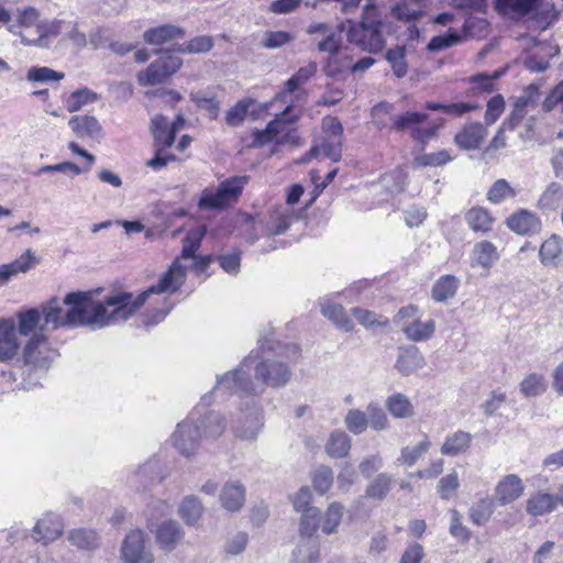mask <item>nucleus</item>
Segmentation results:
<instances>
[{"label":"nucleus","instance_id":"1","mask_svg":"<svg viewBox=\"0 0 563 563\" xmlns=\"http://www.w3.org/2000/svg\"><path fill=\"white\" fill-rule=\"evenodd\" d=\"M186 280V268L176 258L157 284L134 295L131 291H114L103 300L93 298L92 291L68 292L63 303L68 307L65 311L56 298L42 306L45 325L52 329L62 327H88L100 330L129 320L146 302L153 294L176 292Z\"/></svg>","mask_w":563,"mask_h":563},{"label":"nucleus","instance_id":"2","mask_svg":"<svg viewBox=\"0 0 563 563\" xmlns=\"http://www.w3.org/2000/svg\"><path fill=\"white\" fill-rule=\"evenodd\" d=\"M260 352H251L238 368L217 375L214 390L260 397L267 386H285L291 377L288 363L297 357L296 344H272L265 338L260 341Z\"/></svg>","mask_w":563,"mask_h":563},{"label":"nucleus","instance_id":"3","mask_svg":"<svg viewBox=\"0 0 563 563\" xmlns=\"http://www.w3.org/2000/svg\"><path fill=\"white\" fill-rule=\"evenodd\" d=\"M347 41L371 54L380 52L386 44L383 19L373 0H368L358 22L347 21Z\"/></svg>","mask_w":563,"mask_h":563},{"label":"nucleus","instance_id":"4","mask_svg":"<svg viewBox=\"0 0 563 563\" xmlns=\"http://www.w3.org/2000/svg\"><path fill=\"white\" fill-rule=\"evenodd\" d=\"M235 395L241 401L238 413L232 418V432L240 440L254 441L264 426L263 409L258 397Z\"/></svg>","mask_w":563,"mask_h":563},{"label":"nucleus","instance_id":"5","mask_svg":"<svg viewBox=\"0 0 563 563\" xmlns=\"http://www.w3.org/2000/svg\"><path fill=\"white\" fill-rule=\"evenodd\" d=\"M227 394L229 393L223 390L217 393L213 388L212 391L201 397L198 406L191 411L196 412L195 426L199 427L198 435L200 439H217L225 431L227 421L222 413L213 410L206 411L205 413L201 411L210 406L213 395L225 396Z\"/></svg>","mask_w":563,"mask_h":563},{"label":"nucleus","instance_id":"6","mask_svg":"<svg viewBox=\"0 0 563 563\" xmlns=\"http://www.w3.org/2000/svg\"><path fill=\"white\" fill-rule=\"evenodd\" d=\"M183 65L179 56L169 52H163L156 60L151 63L144 71L137 75V81L141 86H156L165 82Z\"/></svg>","mask_w":563,"mask_h":563},{"label":"nucleus","instance_id":"7","mask_svg":"<svg viewBox=\"0 0 563 563\" xmlns=\"http://www.w3.org/2000/svg\"><path fill=\"white\" fill-rule=\"evenodd\" d=\"M195 420L196 412H190L186 419L176 426L170 437L173 446L180 455L186 457L195 455L200 445L199 427L195 426Z\"/></svg>","mask_w":563,"mask_h":563},{"label":"nucleus","instance_id":"8","mask_svg":"<svg viewBox=\"0 0 563 563\" xmlns=\"http://www.w3.org/2000/svg\"><path fill=\"white\" fill-rule=\"evenodd\" d=\"M121 558L125 563H154V554L143 530H132L126 534L121 545Z\"/></svg>","mask_w":563,"mask_h":563},{"label":"nucleus","instance_id":"9","mask_svg":"<svg viewBox=\"0 0 563 563\" xmlns=\"http://www.w3.org/2000/svg\"><path fill=\"white\" fill-rule=\"evenodd\" d=\"M166 477L162 462L158 457L152 456L144 464L129 471L126 484L132 489L140 492L146 489L154 483H159Z\"/></svg>","mask_w":563,"mask_h":563},{"label":"nucleus","instance_id":"10","mask_svg":"<svg viewBox=\"0 0 563 563\" xmlns=\"http://www.w3.org/2000/svg\"><path fill=\"white\" fill-rule=\"evenodd\" d=\"M299 219V212L288 205H278L271 212L265 223L267 235L284 234Z\"/></svg>","mask_w":563,"mask_h":563},{"label":"nucleus","instance_id":"11","mask_svg":"<svg viewBox=\"0 0 563 563\" xmlns=\"http://www.w3.org/2000/svg\"><path fill=\"white\" fill-rule=\"evenodd\" d=\"M48 340L44 327L34 332L25 344L22 356L25 365L44 366L48 356Z\"/></svg>","mask_w":563,"mask_h":563},{"label":"nucleus","instance_id":"12","mask_svg":"<svg viewBox=\"0 0 563 563\" xmlns=\"http://www.w3.org/2000/svg\"><path fill=\"white\" fill-rule=\"evenodd\" d=\"M488 126L482 122H468L455 134L454 143L461 150H477L488 135Z\"/></svg>","mask_w":563,"mask_h":563},{"label":"nucleus","instance_id":"13","mask_svg":"<svg viewBox=\"0 0 563 563\" xmlns=\"http://www.w3.org/2000/svg\"><path fill=\"white\" fill-rule=\"evenodd\" d=\"M20 343L16 338V325L12 319L0 320V362L10 363L19 353Z\"/></svg>","mask_w":563,"mask_h":563},{"label":"nucleus","instance_id":"14","mask_svg":"<svg viewBox=\"0 0 563 563\" xmlns=\"http://www.w3.org/2000/svg\"><path fill=\"white\" fill-rule=\"evenodd\" d=\"M62 518L53 512L45 514L33 528V539L36 542L48 544L58 539L63 533Z\"/></svg>","mask_w":563,"mask_h":563},{"label":"nucleus","instance_id":"15","mask_svg":"<svg viewBox=\"0 0 563 563\" xmlns=\"http://www.w3.org/2000/svg\"><path fill=\"white\" fill-rule=\"evenodd\" d=\"M219 500L221 507L227 511L239 512L246 500V488L241 481H228L221 488Z\"/></svg>","mask_w":563,"mask_h":563},{"label":"nucleus","instance_id":"16","mask_svg":"<svg viewBox=\"0 0 563 563\" xmlns=\"http://www.w3.org/2000/svg\"><path fill=\"white\" fill-rule=\"evenodd\" d=\"M185 536L184 529L176 520H165L159 523L155 531V539L158 547L166 552L176 549Z\"/></svg>","mask_w":563,"mask_h":563},{"label":"nucleus","instance_id":"17","mask_svg":"<svg viewBox=\"0 0 563 563\" xmlns=\"http://www.w3.org/2000/svg\"><path fill=\"white\" fill-rule=\"evenodd\" d=\"M66 26L64 20H53L49 22H41L36 24V32L38 36L34 40H30L26 36H22V44L25 46H36L42 48L51 47V37L60 35Z\"/></svg>","mask_w":563,"mask_h":563},{"label":"nucleus","instance_id":"18","mask_svg":"<svg viewBox=\"0 0 563 563\" xmlns=\"http://www.w3.org/2000/svg\"><path fill=\"white\" fill-rule=\"evenodd\" d=\"M523 489L525 486L518 475H506L496 485L495 499L500 506L509 505L523 494Z\"/></svg>","mask_w":563,"mask_h":563},{"label":"nucleus","instance_id":"19","mask_svg":"<svg viewBox=\"0 0 563 563\" xmlns=\"http://www.w3.org/2000/svg\"><path fill=\"white\" fill-rule=\"evenodd\" d=\"M68 125L79 139L99 140L102 137V126L93 115H74L69 119Z\"/></svg>","mask_w":563,"mask_h":563},{"label":"nucleus","instance_id":"20","mask_svg":"<svg viewBox=\"0 0 563 563\" xmlns=\"http://www.w3.org/2000/svg\"><path fill=\"white\" fill-rule=\"evenodd\" d=\"M507 225L521 235L534 234L541 229V220L534 212L521 209L507 219Z\"/></svg>","mask_w":563,"mask_h":563},{"label":"nucleus","instance_id":"21","mask_svg":"<svg viewBox=\"0 0 563 563\" xmlns=\"http://www.w3.org/2000/svg\"><path fill=\"white\" fill-rule=\"evenodd\" d=\"M540 263L545 267L555 268L563 263V239L552 234L540 245Z\"/></svg>","mask_w":563,"mask_h":563},{"label":"nucleus","instance_id":"22","mask_svg":"<svg viewBox=\"0 0 563 563\" xmlns=\"http://www.w3.org/2000/svg\"><path fill=\"white\" fill-rule=\"evenodd\" d=\"M423 365L424 358L417 346L408 345L398 349V357L395 366L401 375L408 376Z\"/></svg>","mask_w":563,"mask_h":563},{"label":"nucleus","instance_id":"23","mask_svg":"<svg viewBox=\"0 0 563 563\" xmlns=\"http://www.w3.org/2000/svg\"><path fill=\"white\" fill-rule=\"evenodd\" d=\"M177 132L176 123L170 124L166 117L156 115L152 119V134L156 146L161 150L170 147L174 144Z\"/></svg>","mask_w":563,"mask_h":563},{"label":"nucleus","instance_id":"24","mask_svg":"<svg viewBox=\"0 0 563 563\" xmlns=\"http://www.w3.org/2000/svg\"><path fill=\"white\" fill-rule=\"evenodd\" d=\"M316 62L300 67L284 85V89L277 93L276 99L287 101V96L300 90V87L308 82L317 73Z\"/></svg>","mask_w":563,"mask_h":563},{"label":"nucleus","instance_id":"25","mask_svg":"<svg viewBox=\"0 0 563 563\" xmlns=\"http://www.w3.org/2000/svg\"><path fill=\"white\" fill-rule=\"evenodd\" d=\"M473 435L470 432L457 430L449 433L440 449L442 455L457 456L465 454L471 448Z\"/></svg>","mask_w":563,"mask_h":563},{"label":"nucleus","instance_id":"26","mask_svg":"<svg viewBox=\"0 0 563 563\" xmlns=\"http://www.w3.org/2000/svg\"><path fill=\"white\" fill-rule=\"evenodd\" d=\"M37 262L35 254L26 250L19 258L0 265V285L7 284L18 273H25Z\"/></svg>","mask_w":563,"mask_h":563},{"label":"nucleus","instance_id":"27","mask_svg":"<svg viewBox=\"0 0 563 563\" xmlns=\"http://www.w3.org/2000/svg\"><path fill=\"white\" fill-rule=\"evenodd\" d=\"M185 36V31L173 24H163L148 29L144 32L143 38L150 45H162L175 38Z\"/></svg>","mask_w":563,"mask_h":563},{"label":"nucleus","instance_id":"28","mask_svg":"<svg viewBox=\"0 0 563 563\" xmlns=\"http://www.w3.org/2000/svg\"><path fill=\"white\" fill-rule=\"evenodd\" d=\"M498 258L497 247L489 241H481L474 245L471 265L489 269Z\"/></svg>","mask_w":563,"mask_h":563},{"label":"nucleus","instance_id":"29","mask_svg":"<svg viewBox=\"0 0 563 563\" xmlns=\"http://www.w3.org/2000/svg\"><path fill=\"white\" fill-rule=\"evenodd\" d=\"M401 331L406 338L413 342H423L431 339L435 331V321L430 319L422 322L420 318L413 319L408 324H401Z\"/></svg>","mask_w":563,"mask_h":563},{"label":"nucleus","instance_id":"30","mask_svg":"<svg viewBox=\"0 0 563 563\" xmlns=\"http://www.w3.org/2000/svg\"><path fill=\"white\" fill-rule=\"evenodd\" d=\"M322 314L332 321L336 328L345 332L353 330V321L349 318L345 309L340 303H335L329 299H324L321 302Z\"/></svg>","mask_w":563,"mask_h":563},{"label":"nucleus","instance_id":"31","mask_svg":"<svg viewBox=\"0 0 563 563\" xmlns=\"http://www.w3.org/2000/svg\"><path fill=\"white\" fill-rule=\"evenodd\" d=\"M542 0H495V9L501 14H517L525 16L538 8Z\"/></svg>","mask_w":563,"mask_h":563},{"label":"nucleus","instance_id":"32","mask_svg":"<svg viewBox=\"0 0 563 563\" xmlns=\"http://www.w3.org/2000/svg\"><path fill=\"white\" fill-rule=\"evenodd\" d=\"M320 153L334 163L339 162L342 156V137H324L320 145L310 148L302 161L307 162L317 157Z\"/></svg>","mask_w":563,"mask_h":563},{"label":"nucleus","instance_id":"33","mask_svg":"<svg viewBox=\"0 0 563 563\" xmlns=\"http://www.w3.org/2000/svg\"><path fill=\"white\" fill-rule=\"evenodd\" d=\"M459 286V278L453 275H443L432 286L431 297L437 302H445L455 296Z\"/></svg>","mask_w":563,"mask_h":563},{"label":"nucleus","instance_id":"34","mask_svg":"<svg viewBox=\"0 0 563 563\" xmlns=\"http://www.w3.org/2000/svg\"><path fill=\"white\" fill-rule=\"evenodd\" d=\"M423 1L401 0L391 7V14L399 21L415 22L422 16Z\"/></svg>","mask_w":563,"mask_h":563},{"label":"nucleus","instance_id":"35","mask_svg":"<svg viewBox=\"0 0 563 563\" xmlns=\"http://www.w3.org/2000/svg\"><path fill=\"white\" fill-rule=\"evenodd\" d=\"M292 563H318L319 562V540L300 539L292 552Z\"/></svg>","mask_w":563,"mask_h":563},{"label":"nucleus","instance_id":"36","mask_svg":"<svg viewBox=\"0 0 563 563\" xmlns=\"http://www.w3.org/2000/svg\"><path fill=\"white\" fill-rule=\"evenodd\" d=\"M203 506L201 500L195 495L186 496L178 508V515L188 526L196 525L201 518Z\"/></svg>","mask_w":563,"mask_h":563},{"label":"nucleus","instance_id":"37","mask_svg":"<svg viewBox=\"0 0 563 563\" xmlns=\"http://www.w3.org/2000/svg\"><path fill=\"white\" fill-rule=\"evenodd\" d=\"M468 227L474 232L487 233L492 230L494 218L489 211L482 207H474L470 209L465 216Z\"/></svg>","mask_w":563,"mask_h":563},{"label":"nucleus","instance_id":"38","mask_svg":"<svg viewBox=\"0 0 563 563\" xmlns=\"http://www.w3.org/2000/svg\"><path fill=\"white\" fill-rule=\"evenodd\" d=\"M556 496L539 493L531 496L527 501V511L531 516H543L553 511L556 508Z\"/></svg>","mask_w":563,"mask_h":563},{"label":"nucleus","instance_id":"39","mask_svg":"<svg viewBox=\"0 0 563 563\" xmlns=\"http://www.w3.org/2000/svg\"><path fill=\"white\" fill-rule=\"evenodd\" d=\"M351 450V438L343 431L332 432L325 444V452L333 459H341L349 454Z\"/></svg>","mask_w":563,"mask_h":563},{"label":"nucleus","instance_id":"40","mask_svg":"<svg viewBox=\"0 0 563 563\" xmlns=\"http://www.w3.org/2000/svg\"><path fill=\"white\" fill-rule=\"evenodd\" d=\"M40 19V12L34 7H25L16 10V20L8 26V31L13 35H18L22 38L24 36L19 29L36 26Z\"/></svg>","mask_w":563,"mask_h":563},{"label":"nucleus","instance_id":"41","mask_svg":"<svg viewBox=\"0 0 563 563\" xmlns=\"http://www.w3.org/2000/svg\"><path fill=\"white\" fill-rule=\"evenodd\" d=\"M18 318V328L16 332H19L22 336H29L34 332H37L36 329L41 328V312L36 308H30L24 311H20L16 313Z\"/></svg>","mask_w":563,"mask_h":563},{"label":"nucleus","instance_id":"42","mask_svg":"<svg viewBox=\"0 0 563 563\" xmlns=\"http://www.w3.org/2000/svg\"><path fill=\"white\" fill-rule=\"evenodd\" d=\"M247 180L249 177L246 176H233L219 184L218 189L227 206H229L231 201L236 200L241 196Z\"/></svg>","mask_w":563,"mask_h":563},{"label":"nucleus","instance_id":"43","mask_svg":"<svg viewBox=\"0 0 563 563\" xmlns=\"http://www.w3.org/2000/svg\"><path fill=\"white\" fill-rule=\"evenodd\" d=\"M386 407L395 418L405 419L413 416V406L408 397L400 393L389 396L386 400Z\"/></svg>","mask_w":563,"mask_h":563},{"label":"nucleus","instance_id":"44","mask_svg":"<svg viewBox=\"0 0 563 563\" xmlns=\"http://www.w3.org/2000/svg\"><path fill=\"white\" fill-rule=\"evenodd\" d=\"M207 233V228L205 225H198L188 231L186 236L183 240V250L181 257L183 258H194L196 252L199 250L200 244Z\"/></svg>","mask_w":563,"mask_h":563},{"label":"nucleus","instance_id":"45","mask_svg":"<svg viewBox=\"0 0 563 563\" xmlns=\"http://www.w3.org/2000/svg\"><path fill=\"white\" fill-rule=\"evenodd\" d=\"M563 201V185L552 181L548 185L538 200V206L544 210H555Z\"/></svg>","mask_w":563,"mask_h":563},{"label":"nucleus","instance_id":"46","mask_svg":"<svg viewBox=\"0 0 563 563\" xmlns=\"http://www.w3.org/2000/svg\"><path fill=\"white\" fill-rule=\"evenodd\" d=\"M301 514L299 525L300 539H318L314 534L321 520L320 510L318 508H311Z\"/></svg>","mask_w":563,"mask_h":563},{"label":"nucleus","instance_id":"47","mask_svg":"<svg viewBox=\"0 0 563 563\" xmlns=\"http://www.w3.org/2000/svg\"><path fill=\"white\" fill-rule=\"evenodd\" d=\"M393 477L387 473H379L366 487L365 496L369 499H384L391 486Z\"/></svg>","mask_w":563,"mask_h":563},{"label":"nucleus","instance_id":"48","mask_svg":"<svg viewBox=\"0 0 563 563\" xmlns=\"http://www.w3.org/2000/svg\"><path fill=\"white\" fill-rule=\"evenodd\" d=\"M426 108L431 111H441L443 113L461 117L467 112L478 109V104L471 102H454V103H442L428 101Z\"/></svg>","mask_w":563,"mask_h":563},{"label":"nucleus","instance_id":"49","mask_svg":"<svg viewBox=\"0 0 563 563\" xmlns=\"http://www.w3.org/2000/svg\"><path fill=\"white\" fill-rule=\"evenodd\" d=\"M547 388L548 384L544 376L537 373L527 375L520 383V391L527 398L538 397L545 393Z\"/></svg>","mask_w":563,"mask_h":563},{"label":"nucleus","instance_id":"50","mask_svg":"<svg viewBox=\"0 0 563 563\" xmlns=\"http://www.w3.org/2000/svg\"><path fill=\"white\" fill-rule=\"evenodd\" d=\"M98 95L87 87L80 88L71 92L66 99V108L69 112L79 111L82 107L95 102Z\"/></svg>","mask_w":563,"mask_h":563},{"label":"nucleus","instance_id":"51","mask_svg":"<svg viewBox=\"0 0 563 563\" xmlns=\"http://www.w3.org/2000/svg\"><path fill=\"white\" fill-rule=\"evenodd\" d=\"M462 41V35L455 30L450 27L445 33L433 36L428 45L429 52H440L457 45Z\"/></svg>","mask_w":563,"mask_h":563},{"label":"nucleus","instance_id":"52","mask_svg":"<svg viewBox=\"0 0 563 563\" xmlns=\"http://www.w3.org/2000/svg\"><path fill=\"white\" fill-rule=\"evenodd\" d=\"M386 59L390 64L394 75L402 78L408 71L405 46H396L386 52Z\"/></svg>","mask_w":563,"mask_h":563},{"label":"nucleus","instance_id":"53","mask_svg":"<svg viewBox=\"0 0 563 563\" xmlns=\"http://www.w3.org/2000/svg\"><path fill=\"white\" fill-rule=\"evenodd\" d=\"M227 206L224 199L222 198L218 187L213 188H205L201 191L200 198L198 200V208L200 210H220L224 209Z\"/></svg>","mask_w":563,"mask_h":563},{"label":"nucleus","instance_id":"54","mask_svg":"<svg viewBox=\"0 0 563 563\" xmlns=\"http://www.w3.org/2000/svg\"><path fill=\"white\" fill-rule=\"evenodd\" d=\"M68 540L79 549H92L98 544V536L91 529H75L69 532Z\"/></svg>","mask_w":563,"mask_h":563},{"label":"nucleus","instance_id":"55","mask_svg":"<svg viewBox=\"0 0 563 563\" xmlns=\"http://www.w3.org/2000/svg\"><path fill=\"white\" fill-rule=\"evenodd\" d=\"M493 512V501L488 498H483L471 507L470 518L474 525L484 526L488 522Z\"/></svg>","mask_w":563,"mask_h":563},{"label":"nucleus","instance_id":"56","mask_svg":"<svg viewBox=\"0 0 563 563\" xmlns=\"http://www.w3.org/2000/svg\"><path fill=\"white\" fill-rule=\"evenodd\" d=\"M344 507L340 503H332L329 505L323 520L322 532L325 534L334 533L343 517Z\"/></svg>","mask_w":563,"mask_h":563},{"label":"nucleus","instance_id":"57","mask_svg":"<svg viewBox=\"0 0 563 563\" xmlns=\"http://www.w3.org/2000/svg\"><path fill=\"white\" fill-rule=\"evenodd\" d=\"M427 119L426 113L407 111L393 120L391 129L396 131L410 129V132H412L413 128L420 126Z\"/></svg>","mask_w":563,"mask_h":563},{"label":"nucleus","instance_id":"58","mask_svg":"<svg viewBox=\"0 0 563 563\" xmlns=\"http://www.w3.org/2000/svg\"><path fill=\"white\" fill-rule=\"evenodd\" d=\"M463 517L456 509L450 510V534L462 543H466L471 540V530L463 525Z\"/></svg>","mask_w":563,"mask_h":563},{"label":"nucleus","instance_id":"59","mask_svg":"<svg viewBox=\"0 0 563 563\" xmlns=\"http://www.w3.org/2000/svg\"><path fill=\"white\" fill-rule=\"evenodd\" d=\"M64 76V73L56 71L46 66H33L27 70L26 80L31 82L59 81Z\"/></svg>","mask_w":563,"mask_h":563},{"label":"nucleus","instance_id":"60","mask_svg":"<svg viewBox=\"0 0 563 563\" xmlns=\"http://www.w3.org/2000/svg\"><path fill=\"white\" fill-rule=\"evenodd\" d=\"M431 446V442L427 435L424 439L419 442L416 446L409 448L406 446L401 450L400 457L398 459L399 463H404L408 466H412Z\"/></svg>","mask_w":563,"mask_h":563},{"label":"nucleus","instance_id":"61","mask_svg":"<svg viewBox=\"0 0 563 563\" xmlns=\"http://www.w3.org/2000/svg\"><path fill=\"white\" fill-rule=\"evenodd\" d=\"M344 423L346 429L353 434H362L368 427L367 415L360 409H351L344 418Z\"/></svg>","mask_w":563,"mask_h":563},{"label":"nucleus","instance_id":"62","mask_svg":"<svg viewBox=\"0 0 563 563\" xmlns=\"http://www.w3.org/2000/svg\"><path fill=\"white\" fill-rule=\"evenodd\" d=\"M333 484V471L331 467L320 465L312 474V485L320 495L325 494Z\"/></svg>","mask_w":563,"mask_h":563},{"label":"nucleus","instance_id":"63","mask_svg":"<svg viewBox=\"0 0 563 563\" xmlns=\"http://www.w3.org/2000/svg\"><path fill=\"white\" fill-rule=\"evenodd\" d=\"M507 197H516V191L506 179L496 180L487 192V199L493 203H500Z\"/></svg>","mask_w":563,"mask_h":563},{"label":"nucleus","instance_id":"64","mask_svg":"<svg viewBox=\"0 0 563 563\" xmlns=\"http://www.w3.org/2000/svg\"><path fill=\"white\" fill-rule=\"evenodd\" d=\"M459 487V475L456 471H452L451 473L441 477V479L438 483L437 490L442 499L449 500L453 497Z\"/></svg>","mask_w":563,"mask_h":563}]
</instances>
